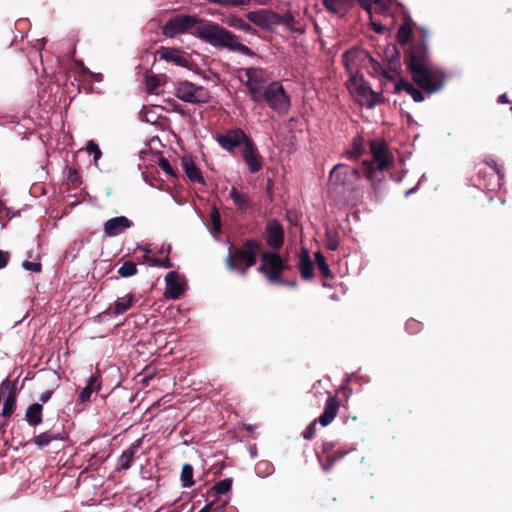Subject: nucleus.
I'll return each mask as SVG.
<instances>
[{"label":"nucleus","mask_w":512,"mask_h":512,"mask_svg":"<svg viewBox=\"0 0 512 512\" xmlns=\"http://www.w3.org/2000/svg\"><path fill=\"white\" fill-rule=\"evenodd\" d=\"M203 22L204 19L196 15L177 14L165 23L162 34L173 38L179 34L189 33L198 38V31L202 28Z\"/></svg>","instance_id":"nucleus-5"},{"label":"nucleus","mask_w":512,"mask_h":512,"mask_svg":"<svg viewBox=\"0 0 512 512\" xmlns=\"http://www.w3.org/2000/svg\"><path fill=\"white\" fill-rule=\"evenodd\" d=\"M314 256H315V261H316L318 270L321 273V275L326 279L334 278V275H333L332 271L330 270L324 255L320 251H317L314 254Z\"/></svg>","instance_id":"nucleus-32"},{"label":"nucleus","mask_w":512,"mask_h":512,"mask_svg":"<svg viewBox=\"0 0 512 512\" xmlns=\"http://www.w3.org/2000/svg\"><path fill=\"white\" fill-rule=\"evenodd\" d=\"M361 175H363L362 166L354 168L346 164H337L330 172L329 182L334 189L354 190V183Z\"/></svg>","instance_id":"nucleus-7"},{"label":"nucleus","mask_w":512,"mask_h":512,"mask_svg":"<svg viewBox=\"0 0 512 512\" xmlns=\"http://www.w3.org/2000/svg\"><path fill=\"white\" fill-rule=\"evenodd\" d=\"M23 268L32 272L39 273L42 270V264L40 262L24 261L22 264Z\"/></svg>","instance_id":"nucleus-55"},{"label":"nucleus","mask_w":512,"mask_h":512,"mask_svg":"<svg viewBox=\"0 0 512 512\" xmlns=\"http://www.w3.org/2000/svg\"><path fill=\"white\" fill-rule=\"evenodd\" d=\"M336 443L333 441H325L322 443L321 452L317 453L318 461L320 457L330 456L336 449Z\"/></svg>","instance_id":"nucleus-44"},{"label":"nucleus","mask_w":512,"mask_h":512,"mask_svg":"<svg viewBox=\"0 0 512 512\" xmlns=\"http://www.w3.org/2000/svg\"><path fill=\"white\" fill-rule=\"evenodd\" d=\"M405 328L409 334H416L421 331L422 324H421V322H419L415 319H410L406 322Z\"/></svg>","instance_id":"nucleus-49"},{"label":"nucleus","mask_w":512,"mask_h":512,"mask_svg":"<svg viewBox=\"0 0 512 512\" xmlns=\"http://www.w3.org/2000/svg\"><path fill=\"white\" fill-rule=\"evenodd\" d=\"M260 250L261 244L256 239H246L241 246L231 244L225 264L228 269L238 271L245 276L247 270L257 263Z\"/></svg>","instance_id":"nucleus-3"},{"label":"nucleus","mask_w":512,"mask_h":512,"mask_svg":"<svg viewBox=\"0 0 512 512\" xmlns=\"http://www.w3.org/2000/svg\"><path fill=\"white\" fill-rule=\"evenodd\" d=\"M212 503L206 504L203 508H201L198 512H211L212 510Z\"/></svg>","instance_id":"nucleus-64"},{"label":"nucleus","mask_w":512,"mask_h":512,"mask_svg":"<svg viewBox=\"0 0 512 512\" xmlns=\"http://www.w3.org/2000/svg\"><path fill=\"white\" fill-rule=\"evenodd\" d=\"M281 17L282 15L276 13V12H273V11H270V10H267V29H270L271 26H275V25H279L281 24Z\"/></svg>","instance_id":"nucleus-47"},{"label":"nucleus","mask_w":512,"mask_h":512,"mask_svg":"<svg viewBox=\"0 0 512 512\" xmlns=\"http://www.w3.org/2000/svg\"><path fill=\"white\" fill-rule=\"evenodd\" d=\"M368 57H369L370 68H372L376 73H382L385 77L392 79V77H390L387 74V72L384 71V69L382 68V65L378 61L373 59L371 56H368Z\"/></svg>","instance_id":"nucleus-54"},{"label":"nucleus","mask_w":512,"mask_h":512,"mask_svg":"<svg viewBox=\"0 0 512 512\" xmlns=\"http://www.w3.org/2000/svg\"><path fill=\"white\" fill-rule=\"evenodd\" d=\"M249 137L246 133L240 129H230L224 134H219L216 137L218 144L225 150L232 152L236 147L245 145V142L249 141Z\"/></svg>","instance_id":"nucleus-11"},{"label":"nucleus","mask_w":512,"mask_h":512,"mask_svg":"<svg viewBox=\"0 0 512 512\" xmlns=\"http://www.w3.org/2000/svg\"><path fill=\"white\" fill-rule=\"evenodd\" d=\"M212 2L223 4V5H232V6H239V5H248L251 0H211Z\"/></svg>","instance_id":"nucleus-56"},{"label":"nucleus","mask_w":512,"mask_h":512,"mask_svg":"<svg viewBox=\"0 0 512 512\" xmlns=\"http://www.w3.org/2000/svg\"><path fill=\"white\" fill-rule=\"evenodd\" d=\"M230 196L238 209L246 210L250 207L248 194H230Z\"/></svg>","instance_id":"nucleus-43"},{"label":"nucleus","mask_w":512,"mask_h":512,"mask_svg":"<svg viewBox=\"0 0 512 512\" xmlns=\"http://www.w3.org/2000/svg\"><path fill=\"white\" fill-rule=\"evenodd\" d=\"M319 423L318 419L313 420L306 429L302 432V436L306 440H312L316 435V424Z\"/></svg>","instance_id":"nucleus-46"},{"label":"nucleus","mask_w":512,"mask_h":512,"mask_svg":"<svg viewBox=\"0 0 512 512\" xmlns=\"http://www.w3.org/2000/svg\"><path fill=\"white\" fill-rule=\"evenodd\" d=\"M372 160L362 162L363 175L372 183L379 182L384 177V171L392 164L393 157L383 140L370 141Z\"/></svg>","instance_id":"nucleus-4"},{"label":"nucleus","mask_w":512,"mask_h":512,"mask_svg":"<svg viewBox=\"0 0 512 512\" xmlns=\"http://www.w3.org/2000/svg\"><path fill=\"white\" fill-rule=\"evenodd\" d=\"M240 30H242L248 34H253V35H255L257 33V31L247 22L244 24L243 28H241Z\"/></svg>","instance_id":"nucleus-61"},{"label":"nucleus","mask_w":512,"mask_h":512,"mask_svg":"<svg viewBox=\"0 0 512 512\" xmlns=\"http://www.w3.org/2000/svg\"><path fill=\"white\" fill-rule=\"evenodd\" d=\"M298 269L304 280H311L314 277V264L306 248H302L298 255Z\"/></svg>","instance_id":"nucleus-19"},{"label":"nucleus","mask_w":512,"mask_h":512,"mask_svg":"<svg viewBox=\"0 0 512 512\" xmlns=\"http://www.w3.org/2000/svg\"><path fill=\"white\" fill-rule=\"evenodd\" d=\"M262 264L257 271L267 278L270 283H284L282 273L290 267L287 265L280 254L276 252L264 251L261 254Z\"/></svg>","instance_id":"nucleus-6"},{"label":"nucleus","mask_w":512,"mask_h":512,"mask_svg":"<svg viewBox=\"0 0 512 512\" xmlns=\"http://www.w3.org/2000/svg\"><path fill=\"white\" fill-rule=\"evenodd\" d=\"M384 102V97L381 93L373 92L370 96V99L365 102V106L369 109L375 107L378 104H381Z\"/></svg>","instance_id":"nucleus-48"},{"label":"nucleus","mask_w":512,"mask_h":512,"mask_svg":"<svg viewBox=\"0 0 512 512\" xmlns=\"http://www.w3.org/2000/svg\"><path fill=\"white\" fill-rule=\"evenodd\" d=\"M193 475H194L193 466L188 463L184 464L182 466V470H181V474H180V480H181L182 487L190 488L191 486L194 485Z\"/></svg>","instance_id":"nucleus-31"},{"label":"nucleus","mask_w":512,"mask_h":512,"mask_svg":"<svg viewBox=\"0 0 512 512\" xmlns=\"http://www.w3.org/2000/svg\"><path fill=\"white\" fill-rule=\"evenodd\" d=\"M245 86L248 89V91H249V93L251 95V99L254 102H261V101H263L264 87H261V84L245 82Z\"/></svg>","instance_id":"nucleus-36"},{"label":"nucleus","mask_w":512,"mask_h":512,"mask_svg":"<svg viewBox=\"0 0 512 512\" xmlns=\"http://www.w3.org/2000/svg\"><path fill=\"white\" fill-rule=\"evenodd\" d=\"M247 19L255 25L267 29V10L260 9L257 11H250L247 13Z\"/></svg>","instance_id":"nucleus-30"},{"label":"nucleus","mask_w":512,"mask_h":512,"mask_svg":"<svg viewBox=\"0 0 512 512\" xmlns=\"http://www.w3.org/2000/svg\"><path fill=\"white\" fill-rule=\"evenodd\" d=\"M402 90L407 92L415 102H423L425 97L421 90L414 87L411 83L404 79H400L395 85V93H399Z\"/></svg>","instance_id":"nucleus-23"},{"label":"nucleus","mask_w":512,"mask_h":512,"mask_svg":"<svg viewBox=\"0 0 512 512\" xmlns=\"http://www.w3.org/2000/svg\"><path fill=\"white\" fill-rule=\"evenodd\" d=\"M151 265L163 268H171L173 266L168 256L163 259L156 257L151 258Z\"/></svg>","instance_id":"nucleus-51"},{"label":"nucleus","mask_w":512,"mask_h":512,"mask_svg":"<svg viewBox=\"0 0 512 512\" xmlns=\"http://www.w3.org/2000/svg\"><path fill=\"white\" fill-rule=\"evenodd\" d=\"M281 24L285 25L292 32H297V33L304 32L303 29L298 28L296 26L297 21L295 20V17L290 12H287L284 15H282Z\"/></svg>","instance_id":"nucleus-39"},{"label":"nucleus","mask_w":512,"mask_h":512,"mask_svg":"<svg viewBox=\"0 0 512 512\" xmlns=\"http://www.w3.org/2000/svg\"><path fill=\"white\" fill-rule=\"evenodd\" d=\"M156 55H158L161 60L173 62L181 67H187L189 63L186 53L178 48L162 46L156 51Z\"/></svg>","instance_id":"nucleus-15"},{"label":"nucleus","mask_w":512,"mask_h":512,"mask_svg":"<svg viewBox=\"0 0 512 512\" xmlns=\"http://www.w3.org/2000/svg\"><path fill=\"white\" fill-rule=\"evenodd\" d=\"M140 445L141 440H137L122 452L119 458L120 470H128L132 466L134 456L138 452Z\"/></svg>","instance_id":"nucleus-22"},{"label":"nucleus","mask_w":512,"mask_h":512,"mask_svg":"<svg viewBox=\"0 0 512 512\" xmlns=\"http://www.w3.org/2000/svg\"><path fill=\"white\" fill-rule=\"evenodd\" d=\"M133 223L125 216H118L107 220L104 224V232L107 236L113 237L121 234L125 229L130 228Z\"/></svg>","instance_id":"nucleus-18"},{"label":"nucleus","mask_w":512,"mask_h":512,"mask_svg":"<svg viewBox=\"0 0 512 512\" xmlns=\"http://www.w3.org/2000/svg\"><path fill=\"white\" fill-rule=\"evenodd\" d=\"M101 388L99 377L96 375H92L89 377L86 386L79 393V401L81 403H86L90 401L91 395L93 392L99 391Z\"/></svg>","instance_id":"nucleus-24"},{"label":"nucleus","mask_w":512,"mask_h":512,"mask_svg":"<svg viewBox=\"0 0 512 512\" xmlns=\"http://www.w3.org/2000/svg\"><path fill=\"white\" fill-rule=\"evenodd\" d=\"M134 301L135 296L133 294H127L122 298H118L113 305H110L104 311V314L113 316L123 314L132 307Z\"/></svg>","instance_id":"nucleus-21"},{"label":"nucleus","mask_w":512,"mask_h":512,"mask_svg":"<svg viewBox=\"0 0 512 512\" xmlns=\"http://www.w3.org/2000/svg\"><path fill=\"white\" fill-rule=\"evenodd\" d=\"M138 272L137 266L133 261H125L122 266L118 269V274L123 277H131L136 275Z\"/></svg>","instance_id":"nucleus-37"},{"label":"nucleus","mask_w":512,"mask_h":512,"mask_svg":"<svg viewBox=\"0 0 512 512\" xmlns=\"http://www.w3.org/2000/svg\"><path fill=\"white\" fill-rule=\"evenodd\" d=\"M210 219L213 226V229L218 231L221 228V218L218 210L216 208H213L210 213Z\"/></svg>","instance_id":"nucleus-52"},{"label":"nucleus","mask_w":512,"mask_h":512,"mask_svg":"<svg viewBox=\"0 0 512 512\" xmlns=\"http://www.w3.org/2000/svg\"><path fill=\"white\" fill-rule=\"evenodd\" d=\"M67 189H78L82 184V179L77 168L73 166H66L64 170Z\"/></svg>","instance_id":"nucleus-28"},{"label":"nucleus","mask_w":512,"mask_h":512,"mask_svg":"<svg viewBox=\"0 0 512 512\" xmlns=\"http://www.w3.org/2000/svg\"><path fill=\"white\" fill-rule=\"evenodd\" d=\"M17 388L16 382L6 378L0 385V401L3 400L1 415L10 417L16 407Z\"/></svg>","instance_id":"nucleus-10"},{"label":"nucleus","mask_w":512,"mask_h":512,"mask_svg":"<svg viewBox=\"0 0 512 512\" xmlns=\"http://www.w3.org/2000/svg\"><path fill=\"white\" fill-rule=\"evenodd\" d=\"M245 76L247 77L246 82L263 84L267 80V73L263 68L260 67H248L243 69Z\"/></svg>","instance_id":"nucleus-27"},{"label":"nucleus","mask_w":512,"mask_h":512,"mask_svg":"<svg viewBox=\"0 0 512 512\" xmlns=\"http://www.w3.org/2000/svg\"><path fill=\"white\" fill-rule=\"evenodd\" d=\"M176 96L180 100L188 103L205 102L207 93L202 86H196L189 81H182L176 85Z\"/></svg>","instance_id":"nucleus-9"},{"label":"nucleus","mask_w":512,"mask_h":512,"mask_svg":"<svg viewBox=\"0 0 512 512\" xmlns=\"http://www.w3.org/2000/svg\"><path fill=\"white\" fill-rule=\"evenodd\" d=\"M165 297L167 299H179L185 291V285L176 271H170L165 276Z\"/></svg>","instance_id":"nucleus-14"},{"label":"nucleus","mask_w":512,"mask_h":512,"mask_svg":"<svg viewBox=\"0 0 512 512\" xmlns=\"http://www.w3.org/2000/svg\"><path fill=\"white\" fill-rule=\"evenodd\" d=\"M43 405L41 403H33L29 405L25 412V420L30 426H37L42 423Z\"/></svg>","instance_id":"nucleus-25"},{"label":"nucleus","mask_w":512,"mask_h":512,"mask_svg":"<svg viewBox=\"0 0 512 512\" xmlns=\"http://www.w3.org/2000/svg\"><path fill=\"white\" fill-rule=\"evenodd\" d=\"M9 258V252L0 250V269H3L7 266Z\"/></svg>","instance_id":"nucleus-59"},{"label":"nucleus","mask_w":512,"mask_h":512,"mask_svg":"<svg viewBox=\"0 0 512 512\" xmlns=\"http://www.w3.org/2000/svg\"><path fill=\"white\" fill-rule=\"evenodd\" d=\"M322 4L330 13L343 17L354 6V0H322Z\"/></svg>","instance_id":"nucleus-20"},{"label":"nucleus","mask_w":512,"mask_h":512,"mask_svg":"<svg viewBox=\"0 0 512 512\" xmlns=\"http://www.w3.org/2000/svg\"><path fill=\"white\" fill-rule=\"evenodd\" d=\"M404 62L413 82L428 94L440 91L447 75L429 63V51L424 41H415L404 54Z\"/></svg>","instance_id":"nucleus-1"},{"label":"nucleus","mask_w":512,"mask_h":512,"mask_svg":"<svg viewBox=\"0 0 512 512\" xmlns=\"http://www.w3.org/2000/svg\"><path fill=\"white\" fill-rule=\"evenodd\" d=\"M60 439L59 434L46 431L35 436L32 441L39 448L48 446L52 441Z\"/></svg>","instance_id":"nucleus-33"},{"label":"nucleus","mask_w":512,"mask_h":512,"mask_svg":"<svg viewBox=\"0 0 512 512\" xmlns=\"http://www.w3.org/2000/svg\"><path fill=\"white\" fill-rule=\"evenodd\" d=\"M373 92V89L367 82H361L356 88V93L359 97H361L364 100V105L365 102H367V100L370 99V96L372 95Z\"/></svg>","instance_id":"nucleus-42"},{"label":"nucleus","mask_w":512,"mask_h":512,"mask_svg":"<svg viewBox=\"0 0 512 512\" xmlns=\"http://www.w3.org/2000/svg\"><path fill=\"white\" fill-rule=\"evenodd\" d=\"M365 151L363 138L358 136L353 139V147L349 151V157L351 159H358Z\"/></svg>","instance_id":"nucleus-38"},{"label":"nucleus","mask_w":512,"mask_h":512,"mask_svg":"<svg viewBox=\"0 0 512 512\" xmlns=\"http://www.w3.org/2000/svg\"><path fill=\"white\" fill-rule=\"evenodd\" d=\"M242 157L250 172L256 173L262 168V157L251 138L242 148Z\"/></svg>","instance_id":"nucleus-12"},{"label":"nucleus","mask_w":512,"mask_h":512,"mask_svg":"<svg viewBox=\"0 0 512 512\" xmlns=\"http://www.w3.org/2000/svg\"><path fill=\"white\" fill-rule=\"evenodd\" d=\"M162 78L165 76L150 75L146 77V87L149 93H155L157 88L162 84Z\"/></svg>","instance_id":"nucleus-41"},{"label":"nucleus","mask_w":512,"mask_h":512,"mask_svg":"<svg viewBox=\"0 0 512 512\" xmlns=\"http://www.w3.org/2000/svg\"><path fill=\"white\" fill-rule=\"evenodd\" d=\"M263 96V101L278 114L284 115L289 111L290 97L279 81H273L266 85Z\"/></svg>","instance_id":"nucleus-8"},{"label":"nucleus","mask_w":512,"mask_h":512,"mask_svg":"<svg viewBox=\"0 0 512 512\" xmlns=\"http://www.w3.org/2000/svg\"><path fill=\"white\" fill-rule=\"evenodd\" d=\"M348 450L336 449L330 456L320 457V465L325 472H329L334 464L343 459L347 454Z\"/></svg>","instance_id":"nucleus-26"},{"label":"nucleus","mask_w":512,"mask_h":512,"mask_svg":"<svg viewBox=\"0 0 512 512\" xmlns=\"http://www.w3.org/2000/svg\"><path fill=\"white\" fill-rule=\"evenodd\" d=\"M256 472L261 477H266L274 472V466L267 460H261L256 464Z\"/></svg>","instance_id":"nucleus-40"},{"label":"nucleus","mask_w":512,"mask_h":512,"mask_svg":"<svg viewBox=\"0 0 512 512\" xmlns=\"http://www.w3.org/2000/svg\"><path fill=\"white\" fill-rule=\"evenodd\" d=\"M326 237H327V242H326L327 249H329L331 251L337 250L339 247V240H338L337 233L336 232L332 233L331 231L327 230Z\"/></svg>","instance_id":"nucleus-45"},{"label":"nucleus","mask_w":512,"mask_h":512,"mask_svg":"<svg viewBox=\"0 0 512 512\" xmlns=\"http://www.w3.org/2000/svg\"><path fill=\"white\" fill-rule=\"evenodd\" d=\"M357 53H358L357 50H348V51L344 52V54H343V62L345 64V66H348V62L350 60H353L356 57Z\"/></svg>","instance_id":"nucleus-58"},{"label":"nucleus","mask_w":512,"mask_h":512,"mask_svg":"<svg viewBox=\"0 0 512 512\" xmlns=\"http://www.w3.org/2000/svg\"><path fill=\"white\" fill-rule=\"evenodd\" d=\"M86 149L89 153L93 154L94 162L96 163L102 155L99 146L93 140H90L87 143Z\"/></svg>","instance_id":"nucleus-50"},{"label":"nucleus","mask_w":512,"mask_h":512,"mask_svg":"<svg viewBox=\"0 0 512 512\" xmlns=\"http://www.w3.org/2000/svg\"><path fill=\"white\" fill-rule=\"evenodd\" d=\"M412 33H413V28H412L411 22L408 20V21H405L404 23H402L399 26L397 35H396L398 43L402 46L406 45L410 41Z\"/></svg>","instance_id":"nucleus-29"},{"label":"nucleus","mask_w":512,"mask_h":512,"mask_svg":"<svg viewBox=\"0 0 512 512\" xmlns=\"http://www.w3.org/2000/svg\"><path fill=\"white\" fill-rule=\"evenodd\" d=\"M486 163L498 174L499 178L503 177V166L495 160L486 161Z\"/></svg>","instance_id":"nucleus-57"},{"label":"nucleus","mask_w":512,"mask_h":512,"mask_svg":"<svg viewBox=\"0 0 512 512\" xmlns=\"http://www.w3.org/2000/svg\"><path fill=\"white\" fill-rule=\"evenodd\" d=\"M246 23V21H244L242 18H239L237 16H230L228 17L227 19V24L232 27V28H235V29H238L240 30L241 28H243L244 24Z\"/></svg>","instance_id":"nucleus-53"},{"label":"nucleus","mask_w":512,"mask_h":512,"mask_svg":"<svg viewBox=\"0 0 512 512\" xmlns=\"http://www.w3.org/2000/svg\"><path fill=\"white\" fill-rule=\"evenodd\" d=\"M179 165L183 171L184 176L192 183L204 184V178L201 170L197 167L195 161L189 157L184 156L178 160Z\"/></svg>","instance_id":"nucleus-16"},{"label":"nucleus","mask_w":512,"mask_h":512,"mask_svg":"<svg viewBox=\"0 0 512 512\" xmlns=\"http://www.w3.org/2000/svg\"><path fill=\"white\" fill-rule=\"evenodd\" d=\"M420 33H421V40L420 41H424L426 43V39L429 36V31L426 28L422 27V28H420Z\"/></svg>","instance_id":"nucleus-63"},{"label":"nucleus","mask_w":512,"mask_h":512,"mask_svg":"<svg viewBox=\"0 0 512 512\" xmlns=\"http://www.w3.org/2000/svg\"><path fill=\"white\" fill-rule=\"evenodd\" d=\"M266 243L274 249H280L284 243V229L277 220H269L266 224Z\"/></svg>","instance_id":"nucleus-13"},{"label":"nucleus","mask_w":512,"mask_h":512,"mask_svg":"<svg viewBox=\"0 0 512 512\" xmlns=\"http://www.w3.org/2000/svg\"><path fill=\"white\" fill-rule=\"evenodd\" d=\"M52 394V390H47L40 395L39 399L42 403H47L51 399Z\"/></svg>","instance_id":"nucleus-60"},{"label":"nucleus","mask_w":512,"mask_h":512,"mask_svg":"<svg viewBox=\"0 0 512 512\" xmlns=\"http://www.w3.org/2000/svg\"><path fill=\"white\" fill-rule=\"evenodd\" d=\"M340 400L337 396H329L325 402L323 413L317 418L322 426H328L337 416Z\"/></svg>","instance_id":"nucleus-17"},{"label":"nucleus","mask_w":512,"mask_h":512,"mask_svg":"<svg viewBox=\"0 0 512 512\" xmlns=\"http://www.w3.org/2000/svg\"><path fill=\"white\" fill-rule=\"evenodd\" d=\"M158 166L167 177L171 179H178L177 166L172 165L168 159L160 157L158 161Z\"/></svg>","instance_id":"nucleus-34"},{"label":"nucleus","mask_w":512,"mask_h":512,"mask_svg":"<svg viewBox=\"0 0 512 512\" xmlns=\"http://www.w3.org/2000/svg\"><path fill=\"white\" fill-rule=\"evenodd\" d=\"M232 479L225 478L216 482L210 490L211 495H222L227 493L232 487Z\"/></svg>","instance_id":"nucleus-35"},{"label":"nucleus","mask_w":512,"mask_h":512,"mask_svg":"<svg viewBox=\"0 0 512 512\" xmlns=\"http://www.w3.org/2000/svg\"><path fill=\"white\" fill-rule=\"evenodd\" d=\"M198 38L219 49L239 52L248 57H254L255 52L239 42L238 37L217 23L204 20L198 31Z\"/></svg>","instance_id":"nucleus-2"},{"label":"nucleus","mask_w":512,"mask_h":512,"mask_svg":"<svg viewBox=\"0 0 512 512\" xmlns=\"http://www.w3.org/2000/svg\"><path fill=\"white\" fill-rule=\"evenodd\" d=\"M358 2L363 9H365L368 12L371 11V3L369 2V0H358Z\"/></svg>","instance_id":"nucleus-62"}]
</instances>
